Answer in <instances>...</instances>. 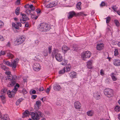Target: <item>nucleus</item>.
<instances>
[{
	"label": "nucleus",
	"instance_id": "obj_14",
	"mask_svg": "<svg viewBox=\"0 0 120 120\" xmlns=\"http://www.w3.org/2000/svg\"><path fill=\"white\" fill-rule=\"evenodd\" d=\"M59 52V50L58 49H54L52 51V57L53 58L54 56H55L56 54H59L58 53Z\"/></svg>",
	"mask_w": 120,
	"mask_h": 120
},
{
	"label": "nucleus",
	"instance_id": "obj_64",
	"mask_svg": "<svg viewBox=\"0 0 120 120\" xmlns=\"http://www.w3.org/2000/svg\"><path fill=\"white\" fill-rule=\"evenodd\" d=\"M32 93L33 94H35L36 93V91L35 90H33L32 91Z\"/></svg>",
	"mask_w": 120,
	"mask_h": 120
},
{
	"label": "nucleus",
	"instance_id": "obj_49",
	"mask_svg": "<svg viewBox=\"0 0 120 120\" xmlns=\"http://www.w3.org/2000/svg\"><path fill=\"white\" fill-rule=\"evenodd\" d=\"M111 19V18L110 17H108L106 18V22L107 23H108Z\"/></svg>",
	"mask_w": 120,
	"mask_h": 120
},
{
	"label": "nucleus",
	"instance_id": "obj_52",
	"mask_svg": "<svg viewBox=\"0 0 120 120\" xmlns=\"http://www.w3.org/2000/svg\"><path fill=\"white\" fill-rule=\"evenodd\" d=\"M105 3L103 1L100 4V6H101L103 7L105 6Z\"/></svg>",
	"mask_w": 120,
	"mask_h": 120
},
{
	"label": "nucleus",
	"instance_id": "obj_32",
	"mask_svg": "<svg viewBox=\"0 0 120 120\" xmlns=\"http://www.w3.org/2000/svg\"><path fill=\"white\" fill-rule=\"evenodd\" d=\"M0 97L1 98V100L3 104H4L5 103V97L3 95H1L0 96Z\"/></svg>",
	"mask_w": 120,
	"mask_h": 120
},
{
	"label": "nucleus",
	"instance_id": "obj_43",
	"mask_svg": "<svg viewBox=\"0 0 120 120\" xmlns=\"http://www.w3.org/2000/svg\"><path fill=\"white\" fill-rule=\"evenodd\" d=\"M26 20L25 19H23L21 18L20 19V21L21 23H24L26 22Z\"/></svg>",
	"mask_w": 120,
	"mask_h": 120
},
{
	"label": "nucleus",
	"instance_id": "obj_28",
	"mask_svg": "<svg viewBox=\"0 0 120 120\" xmlns=\"http://www.w3.org/2000/svg\"><path fill=\"white\" fill-rule=\"evenodd\" d=\"M87 67L88 68L91 69L92 68V63L90 61H89L87 63Z\"/></svg>",
	"mask_w": 120,
	"mask_h": 120
},
{
	"label": "nucleus",
	"instance_id": "obj_21",
	"mask_svg": "<svg viewBox=\"0 0 120 120\" xmlns=\"http://www.w3.org/2000/svg\"><path fill=\"white\" fill-rule=\"evenodd\" d=\"M55 5L56 4L54 2H52L47 5L46 7L47 8H51L55 6Z\"/></svg>",
	"mask_w": 120,
	"mask_h": 120
},
{
	"label": "nucleus",
	"instance_id": "obj_9",
	"mask_svg": "<svg viewBox=\"0 0 120 120\" xmlns=\"http://www.w3.org/2000/svg\"><path fill=\"white\" fill-rule=\"evenodd\" d=\"M40 65L39 63H35L33 65V69L34 71H38L40 69Z\"/></svg>",
	"mask_w": 120,
	"mask_h": 120
},
{
	"label": "nucleus",
	"instance_id": "obj_26",
	"mask_svg": "<svg viewBox=\"0 0 120 120\" xmlns=\"http://www.w3.org/2000/svg\"><path fill=\"white\" fill-rule=\"evenodd\" d=\"M3 63L4 64H6L9 66H11V62L8 60H3Z\"/></svg>",
	"mask_w": 120,
	"mask_h": 120
},
{
	"label": "nucleus",
	"instance_id": "obj_34",
	"mask_svg": "<svg viewBox=\"0 0 120 120\" xmlns=\"http://www.w3.org/2000/svg\"><path fill=\"white\" fill-rule=\"evenodd\" d=\"M20 8L19 7L17 8L15 10V13L16 15H18L19 13Z\"/></svg>",
	"mask_w": 120,
	"mask_h": 120
},
{
	"label": "nucleus",
	"instance_id": "obj_47",
	"mask_svg": "<svg viewBox=\"0 0 120 120\" xmlns=\"http://www.w3.org/2000/svg\"><path fill=\"white\" fill-rule=\"evenodd\" d=\"M117 8L116 7V5H115L114 6H112V8L113 9V10H114L115 11H117Z\"/></svg>",
	"mask_w": 120,
	"mask_h": 120
},
{
	"label": "nucleus",
	"instance_id": "obj_8",
	"mask_svg": "<svg viewBox=\"0 0 120 120\" xmlns=\"http://www.w3.org/2000/svg\"><path fill=\"white\" fill-rule=\"evenodd\" d=\"M91 55V53L90 52L87 51L84 52L82 54L81 57L84 60V58H89Z\"/></svg>",
	"mask_w": 120,
	"mask_h": 120
},
{
	"label": "nucleus",
	"instance_id": "obj_51",
	"mask_svg": "<svg viewBox=\"0 0 120 120\" xmlns=\"http://www.w3.org/2000/svg\"><path fill=\"white\" fill-rule=\"evenodd\" d=\"M39 106H36V105H35L34 109L36 110H38L39 109Z\"/></svg>",
	"mask_w": 120,
	"mask_h": 120
},
{
	"label": "nucleus",
	"instance_id": "obj_57",
	"mask_svg": "<svg viewBox=\"0 0 120 120\" xmlns=\"http://www.w3.org/2000/svg\"><path fill=\"white\" fill-rule=\"evenodd\" d=\"M22 91L23 94H25L27 93L26 90L25 89H23L22 90Z\"/></svg>",
	"mask_w": 120,
	"mask_h": 120
},
{
	"label": "nucleus",
	"instance_id": "obj_6",
	"mask_svg": "<svg viewBox=\"0 0 120 120\" xmlns=\"http://www.w3.org/2000/svg\"><path fill=\"white\" fill-rule=\"evenodd\" d=\"M25 38V36L24 35H23L17 39L15 41V43L18 45L21 44L24 42Z\"/></svg>",
	"mask_w": 120,
	"mask_h": 120
},
{
	"label": "nucleus",
	"instance_id": "obj_53",
	"mask_svg": "<svg viewBox=\"0 0 120 120\" xmlns=\"http://www.w3.org/2000/svg\"><path fill=\"white\" fill-rule=\"evenodd\" d=\"M16 23H17V24L18 25V26L19 27H21L22 26V25L21 23L19 22H16Z\"/></svg>",
	"mask_w": 120,
	"mask_h": 120
},
{
	"label": "nucleus",
	"instance_id": "obj_12",
	"mask_svg": "<svg viewBox=\"0 0 120 120\" xmlns=\"http://www.w3.org/2000/svg\"><path fill=\"white\" fill-rule=\"evenodd\" d=\"M19 60L18 59H16L15 60H14L11 63V66L14 68H15L16 67V65L18 63Z\"/></svg>",
	"mask_w": 120,
	"mask_h": 120
},
{
	"label": "nucleus",
	"instance_id": "obj_23",
	"mask_svg": "<svg viewBox=\"0 0 120 120\" xmlns=\"http://www.w3.org/2000/svg\"><path fill=\"white\" fill-rule=\"evenodd\" d=\"M76 74L75 72L74 71L72 72L70 74V75L71 77L72 78H76Z\"/></svg>",
	"mask_w": 120,
	"mask_h": 120
},
{
	"label": "nucleus",
	"instance_id": "obj_38",
	"mask_svg": "<svg viewBox=\"0 0 120 120\" xmlns=\"http://www.w3.org/2000/svg\"><path fill=\"white\" fill-rule=\"evenodd\" d=\"M35 105L40 107L41 105V101H37Z\"/></svg>",
	"mask_w": 120,
	"mask_h": 120
},
{
	"label": "nucleus",
	"instance_id": "obj_35",
	"mask_svg": "<svg viewBox=\"0 0 120 120\" xmlns=\"http://www.w3.org/2000/svg\"><path fill=\"white\" fill-rule=\"evenodd\" d=\"M8 51H1L0 52V56L1 55H4L6 53H7Z\"/></svg>",
	"mask_w": 120,
	"mask_h": 120
},
{
	"label": "nucleus",
	"instance_id": "obj_7",
	"mask_svg": "<svg viewBox=\"0 0 120 120\" xmlns=\"http://www.w3.org/2000/svg\"><path fill=\"white\" fill-rule=\"evenodd\" d=\"M71 68V66L70 65L65 66L62 69L59 71V73L60 74H62L64 73L66 71H69Z\"/></svg>",
	"mask_w": 120,
	"mask_h": 120
},
{
	"label": "nucleus",
	"instance_id": "obj_20",
	"mask_svg": "<svg viewBox=\"0 0 120 120\" xmlns=\"http://www.w3.org/2000/svg\"><path fill=\"white\" fill-rule=\"evenodd\" d=\"M70 49L66 45H64L62 48V51L65 52H66L68 50Z\"/></svg>",
	"mask_w": 120,
	"mask_h": 120
},
{
	"label": "nucleus",
	"instance_id": "obj_40",
	"mask_svg": "<svg viewBox=\"0 0 120 120\" xmlns=\"http://www.w3.org/2000/svg\"><path fill=\"white\" fill-rule=\"evenodd\" d=\"M52 46H49L48 47V50L49 53V54H50L52 52Z\"/></svg>",
	"mask_w": 120,
	"mask_h": 120
},
{
	"label": "nucleus",
	"instance_id": "obj_19",
	"mask_svg": "<svg viewBox=\"0 0 120 120\" xmlns=\"http://www.w3.org/2000/svg\"><path fill=\"white\" fill-rule=\"evenodd\" d=\"M113 64L116 66L120 65V60H114Z\"/></svg>",
	"mask_w": 120,
	"mask_h": 120
},
{
	"label": "nucleus",
	"instance_id": "obj_4",
	"mask_svg": "<svg viewBox=\"0 0 120 120\" xmlns=\"http://www.w3.org/2000/svg\"><path fill=\"white\" fill-rule=\"evenodd\" d=\"M19 85L18 83H16V84L14 87V88L11 91L10 90H8L7 92V93L8 94V97L11 98L13 97L15 95L16 93V91L18 90V89L17 88L19 87Z\"/></svg>",
	"mask_w": 120,
	"mask_h": 120
},
{
	"label": "nucleus",
	"instance_id": "obj_55",
	"mask_svg": "<svg viewBox=\"0 0 120 120\" xmlns=\"http://www.w3.org/2000/svg\"><path fill=\"white\" fill-rule=\"evenodd\" d=\"M100 73L102 75H104V71L103 70L101 69L100 70Z\"/></svg>",
	"mask_w": 120,
	"mask_h": 120
},
{
	"label": "nucleus",
	"instance_id": "obj_22",
	"mask_svg": "<svg viewBox=\"0 0 120 120\" xmlns=\"http://www.w3.org/2000/svg\"><path fill=\"white\" fill-rule=\"evenodd\" d=\"M7 56L10 59H12L14 57V55L10 52H9L8 51L7 53Z\"/></svg>",
	"mask_w": 120,
	"mask_h": 120
},
{
	"label": "nucleus",
	"instance_id": "obj_45",
	"mask_svg": "<svg viewBox=\"0 0 120 120\" xmlns=\"http://www.w3.org/2000/svg\"><path fill=\"white\" fill-rule=\"evenodd\" d=\"M86 14H84L83 13V12H80L79 13H78L77 14V15H79V16H80V15H82L83 16V15H84L85 16H86Z\"/></svg>",
	"mask_w": 120,
	"mask_h": 120
},
{
	"label": "nucleus",
	"instance_id": "obj_62",
	"mask_svg": "<svg viewBox=\"0 0 120 120\" xmlns=\"http://www.w3.org/2000/svg\"><path fill=\"white\" fill-rule=\"evenodd\" d=\"M29 25V23L28 22H26L25 25V26L26 27H28Z\"/></svg>",
	"mask_w": 120,
	"mask_h": 120
},
{
	"label": "nucleus",
	"instance_id": "obj_11",
	"mask_svg": "<svg viewBox=\"0 0 120 120\" xmlns=\"http://www.w3.org/2000/svg\"><path fill=\"white\" fill-rule=\"evenodd\" d=\"M94 97L96 100H98L100 98V94L97 92H95L93 93Z\"/></svg>",
	"mask_w": 120,
	"mask_h": 120
},
{
	"label": "nucleus",
	"instance_id": "obj_17",
	"mask_svg": "<svg viewBox=\"0 0 120 120\" xmlns=\"http://www.w3.org/2000/svg\"><path fill=\"white\" fill-rule=\"evenodd\" d=\"M53 88L54 90L56 91H59L61 89V87L58 84H56L54 85L53 86Z\"/></svg>",
	"mask_w": 120,
	"mask_h": 120
},
{
	"label": "nucleus",
	"instance_id": "obj_29",
	"mask_svg": "<svg viewBox=\"0 0 120 120\" xmlns=\"http://www.w3.org/2000/svg\"><path fill=\"white\" fill-rule=\"evenodd\" d=\"M72 50H78L79 49L78 46L76 45H73L72 47Z\"/></svg>",
	"mask_w": 120,
	"mask_h": 120
},
{
	"label": "nucleus",
	"instance_id": "obj_63",
	"mask_svg": "<svg viewBox=\"0 0 120 120\" xmlns=\"http://www.w3.org/2000/svg\"><path fill=\"white\" fill-rule=\"evenodd\" d=\"M45 100L46 98L45 97H43L41 99V100L43 102H44V101H45Z\"/></svg>",
	"mask_w": 120,
	"mask_h": 120
},
{
	"label": "nucleus",
	"instance_id": "obj_61",
	"mask_svg": "<svg viewBox=\"0 0 120 120\" xmlns=\"http://www.w3.org/2000/svg\"><path fill=\"white\" fill-rule=\"evenodd\" d=\"M36 11L37 13H40L41 11V10L40 9H37L36 10Z\"/></svg>",
	"mask_w": 120,
	"mask_h": 120
},
{
	"label": "nucleus",
	"instance_id": "obj_44",
	"mask_svg": "<svg viewBox=\"0 0 120 120\" xmlns=\"http://www.w3.org/2000/svg\"><path fill=\"white\" fill-rule=\"evenodd\" d=\"M114 55L115 56L117 55L118 54V50L117 49H115V50L114 51Z\"/></svg>",
	"mask_w": 120,
	"mask_h": 120
},
{
	"label": "nucleus",
	"instance_id": "obj_2",
	"mask_svg": "<svg viewBox=\"0 0 120 120\" xmlns=\"http://www.w3.org/2000/svg\"><path fill=\"white\" fill-rule=\"evenodd\" d=\"M23 114V116H26L29 115H31L32 118L34 120H39L40 116H42L41 112L39 111H36L35 113H34L33 112H30L28 111H26Z\"/></svg>",
	"mask_w": 120,
	"mask_h": 120
},
{
	"label": "nucleus",
	"instance_id": "obj_58",
	"mask_svg": "<svg viewBox=\"0 0 120 120\" xmlns=\"http://www.w3.org/2000/svg\"><path fill=\"white\" fill-rule=\"evenodd\" d=\"M20 103V101H19V99H18L16 102V104L17 105H18Z\"/></svg>",
	"mask_w": 120,
	"mask_h": 120
},
{
	"label": "nucleus",
	"instance_id": "obj_30",
	"mask_svg": "<svg viewBox=\"0 0 120 120\" xmlns=\"http://www.w3.org/2000/svg\"><path fill=\"white\" fill-rule=\"evenodd\" d=\"M12 26L14 27L15 28L18 30L19 29V28L18 26L17 23L15 24V23L12 22Z\"/></svg>",
	"mask_w": 120,
	"mask_h": 120
},
{
	"label": "nucleus",
	"instance_id": "obj_42",
	"mask_svg": "<svg viewBox=\"0 0 120 120\" xmlns=\"http://www.w3.org/2000/svg\"><path fill=\"white\" fill-rule=\"evenodd\" d=\"M31 10L28 9H27L26 11V13H27L28 15L29 14H30V15H31L32 14H31Z\"/></svg>",
	"mask_w": 120,
	"mask_h": 120
},
{
	"label": "nucleus",
	"instance_id": "obj_37",
	"mask_svg": "<svg viewBox=\"0 0 120 120\" xmlns=\"http://www.w3.org/2000/svg\"><path fill=\"white\" fill-rule=\"evenodd\" d=\"M67 60H64V61H63L60 64L62 65H65L67 64Z\"/></svg>",
	"mask_w": 120,
	"mask_h": 120
},
{
	"label": "nucleus",
	"instance_id": "obj_41",
	"mask_svg": "<svg viewBox=\"0 0 120 120\" xmlns=\"http://www.w3.org/2000/svg\"><path fill=\"white\" fill-rule=\"evenodd\" d=\"M114 22L115 23L117 26L118 27L119 26L120 24L117 20L116 19L115 20Z\"/></svg>",
	"mask_w": 120,
	"mask_h": 120
},
{
	"label": "nucleus",
	"instance_id": "obj_48",
	"mask_svg": "<svg viewBox=\"0 0 120 120\" xmlns=\"http://www.w3.org/2000/svg\"><path fill=\"white\" fill-rule=\"evenodd\" d=\"M4 25V23L3 22L0 20V28H1L3 27Z\"/></svg>",
	"mask_w": 120,
	"mask_h": 120
},
{
	"label": "nucleus",
	"instance_id": "obj_59",
	"mask_svg": "<svg viewBox=\"0 0 120 120\" xmlns=\"http://www.w3.org/2000/svg\"><path fill=\"white\" fill-rule=\"evenodd\" d=\"M30 5L29 4H27L25 6V8H29V6Z\"/></svg>",
	"mask_w": 120,
	"mask_h": 120
},
{
	"label": "nucleus",
	"instance_id": "obj_50",
	"mask_svg": "<svg viewBox=\"0 0 120 120\" xmlns=\"http://www.w3.org/2000/svg\"><path fill=\"white\" fill-rule=\"evenodd\" d=\"M51 87L50 86L48 88H47L46 90V92L47 93H49L50 90L51 89Z\"/></svg>",
	"mask_w": 120,
	"mask_h": 120
},
{
	"label": "nucleus",
	"instance_id": "obj_39",
	"mask_svg": "<svg viewBox=\"0 0 120 120\" xmlns=\"http://www.w3.org/2000/svg\"><path fill=\"white\" fill-rule=\"evenodd\" d=\"M29 6V8L31 9L32 10L34 11L35 9V7L32 4H31Z\"/></svg>",
	"mask_w": 120,
	"mask_h": 120
},
{
	"label": "nucleus",
	"instance_id": "obj_46",
	"mask_svg": "<svg viewBox=\"0 0 120 120\" xmlns=\"http://www.w3.org/2000/svg\"><path fill=\"white\" fill-rule=\"evenodd\" d=\"M43 54L45 56H47L48 55V52L47 50H44L43 51Z\"/></svg>",
	"mask_w": 120,
	"mask_h": 120
},
{
	"label": "nucleus",
	"instance_id": "obj_31",
	"mask_svg": "<svg viewBox=\"0 0 120 120\" xmlns=\"http://www.w3.org/2000/svg\"><path fill=\"white\" fill-rule=\"evenodd\" d=\"M81 2H78L76 5V8L79 10H81Z\"/></svg>",
	"mask_w": 120,
	"mask_h": 120
},
{
	"label": "nucleus",
	"instance_id": "obj_16",
	"mask_svg": "<svg viewBox=\"0 0 120 120\" xmlns=\"http://www.w3.org/2000/svg\"><path fill=\"white\" fill-rule=\"evenodd\" d=\"M81 104L79 101H76L74 103V107L77 109H79L81 107Z\"/></svg>",
	"mask_w": 120,
	"mask_h": 120
},
{
	"label": "nucleus",
	"instance_id": "obj_25",
	"mask_svg": "<svg viewBox=\"0 0 120 120\" xmlns=\"http://www.w3.org/2000/svg\"><path fill=\"white\" fill-rule=\"evenodd\" d=\"M0 65L1 68L4 70L5 71L8 70V68L6 67L3 64H0Z\"/></svg>",
	"mask_w": 120,
	"mask_h": 120
},
{
	"label": "nucleus",
	"instance_id": "obj_5",
	"mask_svg": "<svg viewBox=\"0 0 120 120\" xmlns=\"http://www.w3.org/2000/svg\"><path fill=\"white\" fill-rule=\"evenodd\" d=\"M104 94L108 97H111L113 95V90L110 89L106 88L104 90Z\"/></svg>",
	"mask_w": 120,
	"mask_h": 120
},
{
	"label": "nucleus",
	"instance_id": "obj_1",
	"mask_svg": "<svg viewBox=\"0 0 120 120\" xmlns=\"http://www.w3.org/2000/svg\"><path fill=\"white\" fill-rule=\"evenodd\" d=\"M10 73V72L9 71L5 72L6 75L1 79V81L2 82H7L10 81L7 85L8 87H9L14 86L16 83L17 78L16 75H14L12 76Z\"/></svg>",
	"mask_w": 120,
	"mask_h": 120
},
{
	"label": "nucleus",
	"instance_id": "obj_56",
	"mask_svg": "<svg viewBox=\"0 0 120 120\" xmlns=\"http://www.w3.org/2000/svg\"><path fill=\"white\" fill-rule=\"evenodd\" d=\"M37 97V95H32V98L34 99H35Z\"/></svg>",
	"mask_w": 120,
	"mask_h": 120
},
{
	"label": "nucleus",
	"instance_id": "obj_27",
	"mask_svg": "<svg viewBox=\"0 0 120 120\" xmlns=\"http://www.w3.org/2000/svg\"><path fill=\"white\" fill-rule=\"evenodd\" d=\"M21 15L22 16V19H25L26 20H28L29 19L28 17V16L27 15H26L25 14H21Z\"/></svg>",
	"mask_w": 120,
	"mask_h": 120
},
{
	"label": "nucleus",
	"instance_id": "obj_24",
	"mask_svg": "<svg viewBox=\"0 0 120 120\" xmlns=\"http://www.w3.org/2000/svg\"><path fill=\"white\" fill-rule=\"evenodd\" d=\"M116 74L113 73L111 75V77L113 81H115L117 79L116 77Z\"/></svg>",
	"mask_w": 120,
	"mask_h": 120
},
{
	"label": "nucleus",
	"instance_id": "obj_10",
	"mask_svg": "<svg viewBox=\"0 0 120 120\" xmlns=\"http://www.w3.org/2000/svg\"><path fill=\"white\" fill-rule=\"evenodd\" d=\"M55 56L56 60L59 62L63 60L62 56L60 53L56 54Z\"/></svg>",
	"mask_w": 120,
	"mask_h": 120
},
{
	"label": "nucleus",
	"instance_id": "obj_15",
	"mask_svg": "<svg viewBox=\"0 0 120 120\" xmlns=\"http://www.w3.org/2000/svg\"><path fill=\"white\" fill-rule=\"evenodd\" d=\"M0 118L2 120H9L10 119L8 116L6 114H4L3 117L1 115H0Z\"/></svg>",
	"mask_w": 120,
	"mask_h": 120
},
{
	"label": "nucleus",
	"instance_id": "obj_36",
	"mask_svg": "<svg viewBox=\"0 0 120 120\" xmlns=\"http://www.w3.org/2000/svg\"><path fill=\"white\" fill-rule=\"evenodd\" d=\"M114 109L116 111L118 112L120 110V107L116 105L114 108Z\"/></svg>",
	"mask_w": 120,
	"mask_h": 120
},
{
	"label": "nucleus",
	"instance_id": "obj_54",
	"mask_svg": "<svg viewBox=\"0 0 120 120\" xmlns=\"http://www.w3.org/2000/svg\"><path fill=\"white\" fill-rule=\"evenodd\" d=\"M4 40V38L2 36L0 35V41H3Z\"/></svg>",
	"mask_w": 120,
	"mask_h": 120
},
{
	"label": "nucleus",
	"instance_id": "obj_33",
	"mask_svg": "<svg viewBox=\"0 0 120 120\" xmlns=\"http://www.w3.org/2000/svg\"><path fill=\"white\" fill-rule=\"evenodd\" d=\"M93 114V112L92 110L88 111L87 112V114L89 116H92Z\"/></svg>",
	"mask_w": 120,
	"mask_h": 120
},
{
	"label": "nucleus",
	"instance_id": "obj_13",
	"mask_svg": "<svg viewBox=\"0 0 120 120\" xmlns=\"http://www.w3.org/2000/svg\"><path fill=\"white\" fill-rule=\"evenodd\" d=\"M68 14L69 15L68 16V17L69 19H70L72 18L74 15L77 16V15L75 14V12L73 11L70 12Z\"/></svg>",
	"mask_w": 120,
	"mask_h": 120
},
{
	"label": "nucleus",
	"instance_id": "obj_3",
	"mask_svg": "<svg viewBox=\"0 0 120 120\" xmlns=\"http://www.w3.org/2000/svg\"><path fill=\"white\" fill-rule=\"evenodd\" d=\"M39 30L41 32H46L48 31L50 28V26L45 23H41L38 27Z\"/></svg>",
	"mask_w": 120,
	"mask_h": 120
},
{
	"label": "nucleus",
	"instance_id": "obj_18",
	"mask_svg": "<svg viewBox=\"0 0 120 120\" xmlns=\"http://www.w3.org/2000/svg\"><path fill=\"white\" fill-rule=\"evenodd\" d=\"M104 48V45L102 43H100L98 45L96 48L98 50H100L103 49Z\"/></svg>",
	"mask_w": 120,
	"mask_h": 120
},
{
	"label": "nucleus",
	"instance_id": "obj_60",
	"mask_svg": "<svg viewBox=\"0 0 120 120\" xmlns=\"http://www.w3.org/2000/svg\"><path fill=\"white\" fill-rule=\"evenodd\" d=\"M44 90V88L42 87H41L39 89V91H41L43 90Z\"/></svg>",
	"mask_w": 120,
	"mask_h": 120
}]
</instances>
